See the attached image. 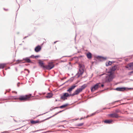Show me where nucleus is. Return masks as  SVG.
Segmentation results:
<instances>
[{
    "label": "nucleus",
    "instance_id": "obj_1",
    "mask_svg": "<svg viewBox=\"0 0 133 133\" xmlns=\"http://www.w3.org/2000/svg\"><path fill=\"white\" fill-rule=\"evenodd\" d=\"M117 68V66L115 65L110 68L109 71L107 70L106 72L109 73L107 76L106 77V81L107 82H110L114 78V73Z\"/></svg>",
    "mask_w": 133,
    "mask_h": 133
},
{
    "label": "nucleus",
    "instance_id": "obj_2",
    "mask_svg": "<svg viewBox=\"0 0 133 133\" xmlns=\"http://www.w3.org/2000/svg\"><path fill=\"white\" fill-rule=\"evenodd\" d=\"M31 97V94H29L28 95L21 96L18 99L19 101H24L28 100Z\"/></svg>",
    "mask_w": 133,
    "mask_h": 133
},
{
    "label": "nucleus",
    "instance_id": "obj_3",
    "mask_svg": "<svg viewBox=\"0 0 133 133\" xmlns=\"http://www.w3.org/2000/svg\"><path fill=\"white\" fill-rule=\"evenodd\" d=\"M70 96H72L71 94H69L68 93L65 92L63 93L61 95V99L63 100H65L67 99V98Z\"/></svg>",
    "mask_w": 133,
    "mask_h": 133
},
{
    "label": "nucleus",
    "instance_id": "obj_4",
    "mask_svg": "<svg viewBox=\"0 0 133 133\" xmlns=\"http://www.w3.org/2000/svg\"><path fill=\"white\" fill-rule=\"evenodd\" d=\"M79 69L78 72V74L79 75H81L84 72V66L83 65L81 64H79Z\"/></svg>",
    "mask_w": 133,
    "mask_h": 133
},
{
    "label": "nucleus",
    "instance_id": "obj_5",
    "mask_svg": "<svg viewBox=\"0 0 133 133\" xmlns=\"http://www.w3.org/2000/svg\"><path fill=\"white\" fill-rule=\"evenodd\" d=\"M100 83H97L92 87L91 89V91L94 92L97 90L99 87H100Z\"/></svg>",
    "mask_w": 133,
    "mask_h": 133
},
{
    "label": "nucleus",
    "instance_id": "obj_6",
    "mask_svg": "<svg viewBox=\"0 0 133 133\" xmlns=\"http://www.w3.org/2000/svg\"><path fill=\"white\" fill-rule=\"evenodd\" d=\"M54 65L52 62L49 63L48 65H46L45 69L50 70L54 67Z\"/></svg>",
    "mask_w": 133,
    "mask_h": 133
},
{
    "label": "nucleus",
    "instance_id": "obj_7",
    "mask_svg": "<svg viewBox=\"0 0 133 133\" xmlns=\"http://www.w3.org/2000/svg\"><path fill=\"white\" fill-rule=\"evenodd\" d=\"M82 91L79 88L77 89L72 94H71L72 97L74 96L75 95H78Z\"/></svg>",
    "mask_w": 133,
    "mask_h": 133
},
{
    "label": "nucleus",
    "instance_id": "obj_8",
    "mask_svg": "<svg viewBox=\"0 0 133 133\" xmlns=\"http://www.w3.org/2000/svg\"><path fill=\"white\" fill-rule=\"evenodd\" d=\"M109 116L113 118H117L119 117V115L115 113L110 114L109 115Z\"/></svg>",
    "mask_w": 133,
    "mask_h": 133
},
{
    "label": "nucleus",
    "instance_id": "obj_9",
    "mask_svg": "<svg viewBox=\"0 0 133 133\" xmlns=\"http://www.w3.org/2000/svg\"><path fill=\"white\" fill-rule=\"evenodd\" d=\"M76 87V86L75 85H72L67 90V91L69 93H71L73 90Z\"/></svg>",
    "mask_w": 133,
    "mask_h": 133
},
{
    "label": "nucleus",
    "instance_id": "obj_10",
    "mask_svg": "<svg viewBox=\"0 0 133 133\" xmlns=\"http://www.w3.org/2000/svg\"><path fill=\"white\" fill-rule=\"evenodd\" d=\"M38 63L41 67L42 68L44 69H45L46 65H45L44 63H43V61H41V60H39L38 62Z\"/></svg>",
    "mask_w": 133,
    "mask_h": 133
},
{
    "label": "nucleus",
    "instance_id": "obj_11",
    "mask_svg": "<svg viewBox=\"0 0 133 133\" xmlns=\"http://www.w3.org/2000/svg\"><path fill=\"white\" fill-rule=\"evenodd\" d=\"M126 67L128 68L129 70L133 69V63H130L128 64L126 66Z\"/></svg>",
    "mask_w": 133,
    "mask_h": 133
},
{
    "label": "nucleus",
    "instance_id": "obj_12",
    "mask_svg": "<svg viewBox=\"0 0 133 133\" xmlns=\"http://www.w3.org/2000/svg\"><path fill=\"white\" fill-rule=\"evenodd\" d=\"M43 122V121H39L38 120H37V121H34L33 120H31L30 121V123L32 124H35L37 123H40L41 122Z\"/></svg>",
    "mask_w": 133,
    "mask_h": 133
},
{
    "label": "nucleus",
    "instance_id": "obj_13",
    "mask_svg": "<svg viewBox=\"0 0 133 133\" xmlns=\"http://www.w3.org/2000/svg\"><path fill=\"white\" fill-rule=\"evenodd\" d=\"M41 49V47L40 45H38L36 47L35 49V51L36 52H38L40 51Z\"/></svg>",
    "mask_w": 133,
    "mask_h": 133
},
{
    "label": "nucleus",
    "instance_id": "obj_14",
    "mask_svg": "<svg viewBox=\"0 0 133 133\" xmlns=\"http://www.w3.org/2000/svg\"><path fill=\"white\" fill-rule=\"evenodd\" d=\"M126 89L125 88H117L115 90L119 91H123L125 90Z\"/></svg>",
    "mask_w": 133,
    "mask_h": 133
},
{
    "label": "nucleus",
    "instance_id": "obj_15",
    "mask_svg": "<svg viewBox=\"0 0 133 133\" xmlns=\"http://www.w3.org/2000/svg\"><path fill=\"white\" fill-rule=\"evenodd\" d=\"M23 60L25 61L26 63H31L32 62L30 60V58L29 57H26L23 59Z\"/></svg>",
    "mask_w": 133,
    "mask_h": 133
},
{
    "label": "nucleus",
    "instance_id": "obj_16",
    "mask_svg": "<svg viewBox=\"0 0 133 133\" xmlns=\"http://www.w3.org/2000/svg\"><path fill=\"white\" fill-rule=\"evenodd\" d=\"M87 57L89 59H90L92 57V54L90 52H88L86 54Z\"/></svg>",
    "mask_w": 133,
    "mask_h": 133
},
{
    "label": "nucleus",
    "instance_id": "obj_17",
    "mask_svg": "<svg viewBox=\"0 0 133 133\" xmlns=\"http://www.w3.org/2000/svg\"><path fill=\"white\" fill-rule=\"evenodd\" d=\"M52 95L51 93H48L47 94L46 97L47 98H50L52 97Z\"/></svg>",
    "mask_w": 133,
    "mask_h": 133
},
{
    "label": "nucleus",
    "instance_id": "obj_18",
    "mask_svg": "<svg viewBox=\"0 0 133 133\" xmlns=\"http://www.w3.org/2000/svg\"><path fill=\"white\" fill-rule=\"evenodd\" d=\"M6 65L5 63L0 64V69L4 68Z\"/></svg>",
    "mask_w": 133,
    "mask_h": 133
},
{
    "label": "nucleus",
    "instance_id": "obj_19",
    "mask_svg": "<svg viewBox=\"0 0 133 133\" xmlns=\"http://www.w3.org/2000/svg\"><path fill=\"white\" fill-rule=\"evenodd\" d=\"M86 87V85H84L81 87L79 88L82 91Z\"/></svg>",
    "mask_w": 133,
    "mask_h": 133
},
{
    "label": "nucleus",
    "instance_id": "obj_20",
    "mask_svg": "<svg viewBox=\"0 0 133 133\" xmlns=\"http://www.w3.org/2000/svg\"><path fill=\"white\" fill-rule=\"evenodd\" d=\"M86 87V85H84L81 87L79 88L82 91Z\"/></svg>",
    "mask_w": 133,
    "mask_h": 133
},
{
    "label": "nucleus",
    "instance_id": "obj_21",
    "mask_svg": "<svg viewBox=\"0 0 133 133\" xmlns=\"http://www.w3.org/2000/svg\"><path fill=\"white\" fill-rule=\"evenodd\" d=\"M112 121V120H105L104 121V122L105 123L109 124L111 123Z\"/></svg>",
    "mask_w": 133,
    "mask_h": 133
},
{
    "label": "nucleus",
    "instance_id": "obj_22",
    "mask_svg": "<svg viewBox=\"0 0 133 133\" xmlns=\"http://www.w3.org/2000/svg\"><path fill=\"white\" fill-rule=\"evenodd\" d=\"M67 104H65L63 105H62L59 107H56L55 108H64L67 106Z\"/></svg>",
    "mask_w": 133,
    "mask_h": 133
},
{
    "label": "nucleus",
    "instance_id": "obj_23",
    "mask_svg": "<svg viewBox=\"0 0 133 133\" xmlns=\"http://www.w3.org/2000/svg\"><path fill=\"white\" fill-rule=\"evenodd\" d=\"M40 57V56L39 55H37L35 56H34L33 55H32L30 57H29L32 58H38L39 57Z\"/></svg>",
    "mask_w": 133,
    "mask_h": 133
},
{
    "label": "nucleus",
    "instance_id": "obj_24",
    "mask_svg": "<svg viewBox=\"0 0 133 133\" xmlns=\"http://www.w3.org/2000/svg\"><path fill=\"white\" fill-rule=\"evenodd\" d=\"M112 63L110 61H109V62L107 63L106 64V65L107 66H108L111 65Z\"/></svg>",
    "mask_w": 133,
    "mask_h": 133
},
{
    "label": "nucleus",
    "instance_id": "obj_25",
    "mask_svg": "<svg viewBox=\"0 0 133 133\" xmlns=\"http://www.w3.org/2000/svg\"><path fill=\"white\" fill-rule=\"evenodd\" d=\"M99 112V111H97L96 112H95L92 114L91 115H90V116H93V115H94L98 113Z\"/></svg>",
    "mask_w": 133,
    "mask_h": 133
},
{
    "label": "nucleus",
    "instance_id": "obj_26",
    "mask_svg": "<svg viewBox=\"0 0 133 133\" xmlns=\"http://www.w3.org/2000/svg\"><path fill=\"white\" fill-rule=\"evenodd\" d=\"M115 113H119L121 112V111L119 109H117L115 110Z\"/></svg>",
    "mask_w": 133,
    "mask_h": 133
},
{
    "label": "nucleus",
    "instance_id": "obj_27",
    "mask_svg": "<svg viewBox=\"0 0 133 133\" xmlns=\"http://www.w3.org/2000/svg\"><path fill=\"white\" fill-rule=\"evenodd\" d=\"M84 124L83 123H80L77 124V126H81L83 125Z\"/></svg>",
    "mask_w": 133,
    "mask_h": 133
},
{
    "label": "nucleus",
    "instance_id": "obj_28",
    "mask_svg": "<svg viewBox=\"0 0 133 133\" xmlns=\"http://www.w3.org/2000/svg\"><path fill=\"white\" fill-rule=\"evenodd\" d=\"M101 86L102 87H103L104 86V85L103 84H102L100 83V87Z\"/></svg>",
    "mask_w": 133,
    "mask_h": 133
},
{
    "label": "nucleus",
    "instance_id": "obj_29",
    "mask_svg": "<svg viewBox=\"0 0 133 133\" xmlns=\"http://www.w3.org/2000/svg\"><path fill=\"white\" fill-rule=\"evenodd\" d=\"M62 112V111H60L58 113H59L60 112Z\"/></svg>",
    "mask_w": 133,
    "mask_h": 133
},
{
    "label": "nucleus",
    "instance_id": "obj_30",
    "mask_svg": "<svg viewBox=\"0 0 133 133\" xmlns=\"http://www.w3.org/2000/svg\"><path fill=\"white\" fill-rule=\"evenodd\" d=\"M107 109V108H104L103 109L104 110V109Z\"/></svg>",
    "mask_w": 133,
    "mask_h": 133
},
{
    "label": "nucleus",
    "instance_id": "obj_31",
    "mask_svg": "<svg viewBox=\"0 0 133 133\" xmlns=\"http://www.w3.org/2000/svg\"><path fill=\"white\" fill-rule=\"evenodd\" d=\"M89 116H89V115H88L87 117H86L87 118L88 117H89Z\"/></svg>",
    "mask_w": 133,
    "mask_h": 133
},
{
    "label": "nucleus",
    "instance_id": "obj_32",
    "mask_svg": "<svg viewBox=\"0 0 133 133\" xmlns=\"http://www.w3.org/2000/svg\"><path fill=\"white\" fill-rule=\"evenodd\" d=\"M55 101H57V99H56Z\"/></svg>",
    "mask_w": 133,
    "mask_h": 133
},
{
    "label": "nucleus",
    "instance_id": "obj_33",
    "mask_svg": "<svg viewBox=\"0 0 133 133\" xmlns=\"http://www.w3.org/2000/svg\"><path fill=\"white\" fill-rule=\"evenodd\" d=\"M132 72V73H133V71H132V72Z\"/></svg>",
    "mask_w": 133,
    "mask_h": 133
},
{
    "label": "nucleus",
    "instance_id": "obj_34",
    "mask_svg": "<svg viewBox=\"0 0 133 133\" xmlns=\"http://www.w3.org/2000/svg\"><path fill=\"white\" fill-rule=\"evenodd\" d=\"M17 129H15V130H16Z\"/></svg>",
    "mask_w": 133,
    "mask_h": 133
},
{
    "label": "nucleus",
    "instance_id": "obj_35",
    "mask_svg": "<svg viewBox=\"0 0 133 133\" xmlns=\"http://www.w3.org/2000/svg\"><path fill=\"white\" fill-rule=\"evenodd\" d=\"M57 114H58V113H57V114H55V115H56Z\"/></svg>",
    "mask_w": 133,
    "mask_h": 133
},
{
    "label": "nucleus",
    "instance_id": "obj_36",
    "mask_svg": "<svg viewBox=\"0 0 133 133\" xmlns=\"http://www.w3.org/2000/svg\"><path fill=\"white\" fill-rule=\"evenodd\" d=\"M51 117H52V116L50 117V118ZM49 118H50V117Z\"/></svg>",
    "mask_w": 133,
    "mask_h": 133
},
{
    "label": "nucleus",
    "instance_id": "obj_37",
    "mask_svg": "<svg viewBox=\"0 0 133 133\" xmlns=\"http://www.w3.org/2000/svg\"><path fill=\"white\" fill-rule=\"evenodd\" d=\"M51 117H52V116L50 117V118ZM49 118H50V117Z\"/></svg>",
    "mask_w": 133,
    "mask_h": 133
}]
</instances>
